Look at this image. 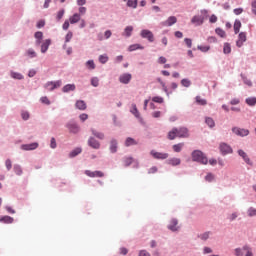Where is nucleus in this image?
Returning a JSON list of instances; mask_svg holds the SVG:
<instances>
[{
  "mask_svg": "<svg viewBox=\"0 0 256 256\" xmlns=\"http://www.w3.org/2000/svg\"><path fill=\"white\" fill-rule=\"evenodd\" d=\"M150 155H152L154 159H161V160L167 159L169 157L168 153L157 152L155 150H151Z\"/></svg>",
  "mask_w": 256,
  "mask_h": 256,
  "instance_id": "obj_6",
  "label": "nucleus"
},
{
  "mask_svg": "<svg viewBox=\"0 0 256 256\" xmlns=\"http://www.w3.org/2000/svg\"><path fill=\"white\" fill-rule=\"evenodd\" d=\"M137 49H145V47L141 46V44H132L129 46L128 51H137Z\"/></svg>",
  "mask_w": 256,
  "mask_h": 256,
  "instance_id": "obj_29",
  "label": "nucleus"
},
{
  "mask_svg": "<svg viewBox=\"0 0 256 256\" xmlns=\"http://www.w3.org/2000/svg\"><path fill=\"white\" fill-rule=\"evenodd\" d=\"M91 86H92V87H99V78L93 77V78L91 79Z\"/></svg>",
  "mask_w": 256,
  "mask_h": 256,
  "instance_id": "obj_45",
  "label": "nucleus"
},
{
  "mask_svg": "<svg viewBox=\"0 0 256 256\" xmlns=\"http://www.w3.org/2000/svg\"><path fill=\"white\" fill-rule=\"evenodd\" d=\"M81 21V14L75 13L73 16L69 18V22L71 25H75V23H79Z\"/></svg>",
  "mask_w": 256,
  "mask_h": 256,
  "instance_id": "obj_19",
  "label": "nucleus"
},
{
  "mask_svg": "<svg viewBox=\"0 0 256 256\" xmlns=\"http://www.w3.org/2000/svg\"><path fill=\"white\" fill-rule=\"evenodd\" d=\"M76 109H79L80 111H85L87 109V104L83 100L76 101Z\"/></svg>",
  "mask_w": 256,
  "mask_h": 256,
  "instance_id": "obj_20",
  "label": "nucleus"
},
{
  "mask_svg": "<svg viewBox=\"0 0 256 256\" xmlns=\"http://www.w3.org/2000/svg\"><path fill=\"white\" fill-rule=\"evenodd\" d=\"M220 151L222 155H229V153H233V149L231 148V146L225 143L220 144Z\"/></svg>",
  "mask_w": 256,
  "mask_h": 256,
  "instance_id": "obj_14",
  "label": "nucleus"
},
{
  "mask_svg": "<svg viewBox=\"0 0 256 256\" xmlns=\"http://www.w3.org/2000/svg\"><path fill=\"white\" fill-rule=\"evenodd\" d=\"M131 79H133V76L130 73H124L119 77V81L123 83V85H129Z\"/></svg>",
  "mask_w": 256,
  "mask_h": 256,
  "instance_id": "obj_7",
  "label": "nucleus"
},
{
  "mask_svg": "<svg viewBox=\"0 0 256 256\" xmlns=\"http://www.w3.org/2000/svg\"><path fill=\"white\" fill-rule=\"evenodd\" d=\"M5 166L7 168L8 171H11V168L13 167V164L11 162V159H7L5 162Z\"/></svg>",
  "mask_w": 256,
  "mask_h": 256,
  "instance_id": "obj_55",
  "label": "nucleus"
},
{
  "mask_svg": "<svg viewBox=\"0 0 256 256\" xmlns=\"http://www.w3.org/2000/svg\"><path fill=\"white\" fill-rule=\"evenodd\" d=\"M248 217H256V209L255 208H253V207H250L249 209H248Z\"/></svg>",
  "mask_w": 256,
  "mask_h": 256,
  "instance_id": "obj_44",
  "label": "nucleus"
},
{
  "mask_svg": "<svg viewBox=\"0 0 256 256\" xmlns=\"http://www.w3.org/2000/svg\"><path fill=\"white\" fill-rule=\"evenodd\" d=\"M125 145H126V147H131V145H137V140H135L131 137H128L125 141Z\"/></svg>",
  "mask_w": 256,
  "mask_h": 256,
  "instance_id": "obj_30",
  "label": "nucleus"
},
{
  "mask_svg": "<svg viewBox=\"0 0 256 256\" xmlns=\"http://www.w3.org/2000/svg\"><path fill=\"white\" fill-rule=\"evenodd\" d=\"M85 175H87V177H105V173H103L102 171H91V170H86Z\"/></svg>",
  "mask_w": 256,
  "mask_h": 256,
  "instance_id": "obj_15",
  "label": "nucleus"
},
{
  "mask_svg": "<svg viewBox=\"0 0 256 256\" xmlns=\"http://www.w3.org/2000/svg\"><path fill=\"white\" fill-rule=\"evenodd\" d=\"M215 31L219 35V37H221L222 39H225V37H227V34L224 32L223 29L217 28Z\"/></svg>",
  "mask_w": 256,
  "mask_h": 256,
  "instance_id": "obj_39",
  "label": "nucleus"
},
{
  "mask_svg": "<svg viewBox=\"0 0 256 256\" xmlns=\"http://www.w3.org/2000/svg\"><path fill=\"white\" fill-rule=\"evenodd\" d=\"M14 219L11 216H4L2 218H0V223H7V224H11L13 223Z\"/></svg>",
  "mask_w": 256,
  "mask_h": 256,
  "instance_id": "obj_28",
  "label": "nucleus"
},
{
  "mask_svg": "<svg viewBox=\"0 0 256 256\" xmlns=\"http://www.w3.org/2000/svg\"><path fill=\"white\" fill-rule=\"evenodd\" d=\"M235 255H236V256H243V249H241V248H236V249H235Z\"/></svg>",
  "mask_w": 256,
  "mask_h": 256,
  "instance_id": "obj_62",
  "label": "nucleus"
},
{
  "mask_svg": "<svg viewBox=\"0 0 256 256\" xmlns=\"http://www.w3.org/2000/svg\"><path fill=\"white\" fill-rule=\"evenodd\" d=\"M75 84H67L62 88L63 93H69V91H75Z\"/></svg>",
  "mask_w": 256,
  "mask_h": 256,
  "instance_id": "obj_25",
  "label": "nucleus"
},
{
  "mask_svg": "<svg viewBox=\"0 0 256 256\" xmlns=\"http://www.w3.org/2000/svg\"><path fill=\"white\" fill-rule=\"evenodd\" d=\"M12 79H18L19 81H21V79H23V75L21 73H18V72H11L10 73Z\"/></svg>",
  "mask_w": 256,
  "mask_h": 256,
  "instance_id": "obj_34",
  "label": "nucleus"
},
{
  "mask_svg": "<svg viewBox=\"0 0 256 256\" xmlns=\"http://www.w3.org/2000/svg\"><path fill=\"white\" fill-rule=\"evenodd\" d=\"M238 155H240V157L244 159L245 163H247L248 165H253V163H251V159H249V156H247V153H245V151L238 150Z\"/></svg>",
  "mask_w": 256,
  "mask_h": 256,
  "instance_id": "obj_18",
  "label": "nucleus"
},
{
  "mask_svg": "<svg viewBox=\"0 0 256 256\" xmlns=\"http://www.w3.org/2000/svg\"><path fill=\"white\" fill-rule=\"evenodd\" d=\"M91 133H92V135H94V137H96L97 139H101V140H103V139H105V134L103 133V132H99V131H97V130H95V129H91Z\"/></svg>",
  "mask_w": 256,
  "mask_h": 256,
  "instance_id": "obj_23",
  "label": "nucleus"
},
{
  "mask_svg": "<svg viewBox=\"0 0 256 256\" xmlns=\"http://www.w3.org/2000/svg\"><path fill=\"white\" fill-rule=\"evenodd\" d=\"M243 82L245 85H248V87H253V82H251L247 77H243Z\"/></svg>",
  "mask_w": 256,
  "mask_h": 256,
  "instance_id": "obj_58",
  "label": "nucleus"
},
{
  "mask_svg": "<svg viewBox=\"0 0 256 256\" xmlns=\"http://www.w3.org/2000/svg\"><path fill=\"white\" fill-rule=\"evenodd\" d=\"M133 163V158L132 157H127L124 159V165L125 167H129Z\"/></svg>",
  "mask_w": 256,
  "mask_h": 256,
  "instance_id": "obj_48",
  "label": "nucleus"
},
{
  "mask_svg": "<svg viewBox=\"0 0 256 256\" xmlns=\"http://www.w3.org/2000/svg\"><path fill=\"white\" fill-rule=\"evenodd\" d=\"M50 147H51V149H56L57 148V141L55 140V138H51Z\"/></svg>",
  "mask_w": 256,
  "mask_h": 256,
  "instance_id": "obj_59",
  "label": "nucleus"
},
{
  "mask_svg": "<svg viewBox=\"0 0 256 256\" xmlns=\"http://www.w3.org/2000/svg\"><path fill=\"white\" fill-rule=\"evenodd\" d=\"M242 251H246L245 256H253V252L251 251V248L247 245L242 248Z\"/></svg>",
  "mask_w": 256,
  "mask_h": 256,
  "instance_id": "obj_42",
  "label": "nucleus"
},
{
  "mask_svg": "<svg viewBox=\"0 0 256 256\" xmlns=\"http://www.w3.org/2000/svg\"><path fill=\"white\" fill-rule=\"evenodd\" d=\"M177 137H178L177 128H173L171 131L168 132V139L170 141L177 139Z\"/></svg>",
  "mask_w": 256,
  "mask_h": 256,
  "instance_id": "obj_22",
  "label": "nucleus"
},
{
  "mask_svg": "<svg viewBox=\"0 0 256 256\" xmlns=\"http://www.w3.org/2000/svg\"><path fill=\"white\" fill-rule=\"evenodd\" d=\"M73 39V32L69 31L65 36V43H69Z\"/></svg>",
  "mask_w": 256,
  "mask_h": 256,
  "instance_id": "obj_49",
  "label": "nucleus"
},
{
  "mask_svg": "<svg viewBox=\"0 0 256 256\" xmlns=\"http://www.w3.org/2000/svg\"><path fill=\"white\" fill-rule=\"evenodd\" d=\"M117 145H118L117 140L112 139L110 141V152L111 153H115L117 151Z\"/></svg>",
  "mask_w": 256,
  "mask_h": 256,
  "instance_id": "obj_27",
  "label": "nucleus"
},
{
  "mask_svg": "<svg viewBox=\"0 0 256 256\" xmlns=\"http://www.w3.org/2000/svg\"><path fill=\"white\" fill-rule=\"evenodd\" d=\"M183 147H185V143H178L172 146V149L175 153H181L183 150Z\"/></svg>",
  "mask_w": 256,
  "mask_h": 256,
  "instance_id": "obj_24",
  "label": "nucleus"
},
{
  "mask_svg": "<svg viewBox=\"0 0 256 256\" xmlns=\"http://www.w3.org/2000/svg\"><path fill=\"white\" fill-rule=\"evenodd\" d=\"M35 39H43V32L38 31L34 34Z\"/></svg>",
  "mask_w": 256,
  "mask_h": 256,
  "instance_id": "obj_61",
  "label": "nucleus"
},
{
  "mask_svg": "<svg viewBox=\"0 0 256 256\" xmlns=\"http://www.w3.org/2000/svg\"><path fill=\"white\" fill-rule=\"evenodd\" d=\"M177 23V17L170 16L168 19L164 22H161L162 27H171Z\"/></svg>",
  "mask_w": 256,
  "mask_h": 256,
  "instance_id": "obj_12",
  "label": "nucleus"
},
{
  "mask_svg": "<svg viewBox=\"0 0 256 256\" xmlns=\"http://www.w3.org/2000/svg\"><path fill=\"white\" fill-rule=\"evenodd\" d=\"M81 148H76L72 152H70L69 157H77L81 153Z\"/></svg>",
  "mask_w": 256,
  "mask_h": 256,
  "instance_id": "obj_40",
  "label": "nucleus"
},
{
  "mask_svg": "<svg viewBox=\"0 0 256 256\" xmlns=\"http://www.w3.org/2000/svg\"><path fill=\"white\" fill-rule=\"evenodd\" d=\"M181 85L183 87H191V80H189V79H182L181 80Z\"/></svg>",
  "mask_w": 256,
  "mask_h": 256,
  "instance_id": "obj_46",
  "label": "nucleus"
},
{
  "mask_svg": "<svg viewBox=\"0 0 256 256\" xmlns=\"http://www.w3.org/2000/svg\"><path fill=\"white\" fill-rule=\"evenodd\" d=\"M99 61H100V63L105 64L109 61V57L107 55H100Z\"/></svg>",
  "mask_w": 256,
  "mask_h": 256,
  "instance_id": "obj_47",
  "label": "nucleus"
},
{
  "mask_svg": "<svg viewBox=\"0 0 256 256\" xmlns=\"http://www.w3.org/2000/svg\"><path fill=\"white\" fill-rule=\"evenodd\" d=\"M26 55L30 57V59H33L34 57H37V52L33 49H28Z\"/></svg>",
  "mask_w": 256,
  "mask_h": 256,
  "instance_id": "obj_38",
  "label": "nucleus"
},
{
  "mask_svg": "<svg viewBox=\"0 0 256 256\" xmlns=\"http://www.w3.org/2000/svg\"><path fill=\"white\" fill-rule=\"evenodd\" d=\"M232 133H235V135H239L240 137H247V135H249V130L239 128V127H234L232 128Z\"/></svg>",
  "mask_w": 256,
  "mask_h": 256,
  "instance_id": "obj_5",
  "label": "nucleus"
},
{
  "mask_svg": "<svg viewBox=\"0 0 256 256\" xmlns=\"http://www.w3.org/2000/svg\"><path fill=\"white\" fill-rule=\"evenodd\" d=\"M184 43L187 45L188 49H191V47H193V41L190 38H185Z\"/></svg>",
  "mask_w": 256,
  "mask_h": 256,
  "instance_id": "obj_53",
  "label": "nucleus"
},
{
  "mask_svg": "<svg viewBox=\"0 0 256 256\" xmlns=\"http://www.w3.org/2000/svg\"><path fill=\"white\" fill-rule=\"evenodd\" d=\"M199 51H202V53H207L211 47L209 46H198Z\"/></svg>",
  "mask_w": 256,
  "mask_h": 256,
  "instance_id": "obj_57",
  "label": "nucleus"
},
{
  "mask_svg": "<svg viewBox=\"0 0 256 256\" xmlns=\"http://www.w3.org/2000/svg\"><path fill=\"white\" fill-rule=\"evenodd\" d=\"M223 53H225V55H229V53H231V44L230 43L224 44Z\"/></svg>",
  "mask_w": 256,
  "mask_h": 256,
  "instance_id": "obj_36",
  "label": "nucleus"
},
{
  "mask_svg": "<svg viewBox=\"0 0 256 256\" xmlns=\"http://www.w3.org/2000/svg\"><path fill=\"white\" fill-rule=\"evenodd\" d=\"M140 35L143 39H148L150 43H153V41H155V35H153V32H151L150 30L144 29L141 31Z\"/></svg>",
  "mask_w": 256,
  "mask_h": 256,
  "instance_id": "obj_4",
  "label": "nucleus"
},
{
  "mask_svg": "<svg viewBox=\"0 0 256 256\" xmlns=\"http://www.w3.org/2000/svg\"><path fill=\"white\" fill-rule=\"evenodd\" d=\"M50 45H51V39L44 40L41 45V53H47Z\"/></svg>",
  "mask_w": 256,
  "mask_h": 256,
  "instance_id": "obj_17",
  "label": "nucleus"
},
{
  "mask_svg": "<svg viewBox=\"0 0 256 256\" xmlns=\"http://www.w3.org/2000/svg\"><path fill=\"white\" fill-rule=\"evenodd\" d=\"M152 101L154 102V103H163V97H160V96H156V97H153L152 98Z\"/></svg>",
  "mask_w": 256,
  "mask_h": 256,
  "instance_id": "obj_56",
  "label": "nucleus"
},
{
  "mask_svg": "<svg viewBox=\"0 0 256 256\" xmlns=\"http://www.w3.org/2000/svg\"><path fill=\"white\" fill-rule=\"evenodd\" d=\"M158 83H160L163 91L166 93L167 97H169V89L167 88V85L165 84V82H163V80L161 78H157Z\"/></svg>",
  "mask_w": 256,
  "mask_h": 256,
  "instance_id": "obj_26",
  "label": "nucleus"
},
{
  "mask_svg": "<svg viewBox=\"0 0 256 256\" xmlns=\"http://www.w3.org/2000/svg\"><path fill=\"white\" fill-rule=\"evenodd\" d=\"M14 172L16 175H23V169L19 165H14Z\"/></svg>",
  "mask_w": 256,
  "mask_h": 256,
  "instance_id": "obj_43",
  "label": "nucleus"
},
{
  "mask_svg": "<svg viewBox=\"0 0 256 256\" xmlns=\"http://www.w3.org/2000/svg\"><path fill=\"white\" fill-rule=\"evenodd\" d=\"M241 29V21L240 20H235L234 22V33L237 35Z\"/></svg>",
  "mask_w": 256,
  "mask_h": 256,
  "instance_id": "obj_31",
  "label": "nucleus"
},
{
  "mask_svg": "<svg viewBox=\"0 0 256 256\" xmlns=\"http://www.w3.org/2000/svg\"><path fill=\"white\" fill-rule=\"evenodd\" d=\"M61 85H63V82L61 80H57L55 82L50 81L47 82L44 87L45 89H47V91H54V89H59V87H61Z\"/></svg>",
  "mask_w": 256,
  "mask_h": 256,
  "instance_id": "obj_3",
  "label": "nucleus"
},
{
  "mask_svg": "<svg viewBox=\"0 0 256 256\" xmlns=\"http://www.w3.org/2000/svg\"><path fill=\"white\" fill-rule=\"evenodd\" d=\"M246 103L247 105H249L250 107H253L256 105V97H249L246 99Z\"/></svg>",
  "mask_w": 256,
  "mask_h": 256,
  "instance_id": "obj_33",
  "label": "nucleus"
},
{
  "mask_svg": "<svg viewBox=\"0 0 256 256\" xmlns=\"http://www.w3.org/2000/svg\"><path fill=\"white\" fill-rule=\"evenodd\" d=\"M211 236V232H204L203 234H200L199 235V238L202 240V241H207V239H209V237Z\"/></svg>",
  "mask_w": 256,
  "mask_h": 256,
  "instance_id": "obj_37",
  "label": "nucleus"
},
{
  "mask_svg": "<svg viewBox=\"0 0 256 256\" xmlns=\"http://www.w3.org/2000/svg\"><path fill=\"white\" fill-rule=\"evenodd\" d=\"M86 67H88V69H95V62H93V60L87 61Z\"/></svg>",
  "mask_w": 256,
  "mask_h": 256,
  "instance_id": "obj_54",
  "label": "nucleus"
},
{
  "mask_svg": "<svg viewBox=\"0 0 256 256\" xmlns=\"http://www.w3.org/2000/svg\"><path fill=\"white\" fill-rule=\"evenodd\" d=\"M245 41H247V33L241 32L238 35V39L236 41V47H243V43H245Z\"/></svg>",
  "mask_w": 256,
  "mask_h": 256,
  "instance_id": "obj_10",
  "label": "nucleus"
},
{
  "mask_svg": "<svg viewBox=\"0 0 256 256\" xmlns=\"http://www.w3.org/2000/svg\"><path fill=\"white\" fill-rule=\"evenodd\" d=\"M177 135L180 139H187L189 137V129L185 127L177 128Z\"/></svg>",
  "mask_w": 256,
  "mask_h": 256,
  "instance_id": "obj_9",
  "label": "nucleus"
},
{
  "mask_svg": "<svg viewBox=\"0 0 256 256\" xmlns=\"http://www.w3.org/2000/svg\"><path fill=\"white\" fill-rule=\"evenodd\" d=\"M41 103H43L44 105H51V101H49V98H47V96H43L40 98Z\"/></svg>",
  "mask_w": 256,
  "mask_h": 256,
  "instance_id": "obj_51",
  "label": "nucleus"
},
{
  "mask_svg": "<svg viewBox=\"0 0 256 256\" xmlns=\"http://www.w3.org/2000/svg\"><path fill=\"white\" fill-rule=\"evenodd\" d=\"M168 229L173 232L179 231V220L175 218L171 219L168 225Z\"/></svg>",
  "mask_w": 256,
  "mask_h": 256,
  "instance_id": "obj_11",
  "label": "nucleus"
},
{
  "mask_svg": "<svg viewBox=\"0 0 256 256\" xmlns=\"http://www.w3.org/2000/svg\"><path fill=\"white\" fill-rule=\"evenodd\" d=\"M168 165H172V167H177V165H181V159L179 158H170L167 161Z\"/></svg>",
  "mask_w": 256,
  "mask_h": 256,
  "instance_id": "obj_21",
  "label": "nucleus"
},
{
  "mask_svg": "<svg viewBox=\"0 0 256 256\" xmlns=\"http://www.w3.org/2000/svg\"><path fill=\"white\" fill-rule=\"evenodd\" d=\"M37 147H39V143L33 142L30 144H22L20 148L22 149V151H35Z\"/></svg>",
  "mask_w": 256,
  "mask_h": 256,
  "instance_id": "obj_8",
  "label": "nucleus"
},
{
  "mask_svg": "<svg viewBox=\"0 0 256 256\" xmlns=\"http://www.w3.org/2000/svg\"><path fill=\"white\" fill-rule=\"evenodd\" d=\"M139 256H151V254H149V252H147L145 250H141L139 253Z\"/></svg>",
  "mask_w": 256,
  "mask_h": 256,
  "instance_id": "obj_64",
  "label": "nucleus"
},
{
  "mask_svg": "<svg viewBox=\"0 0 256 256\" xmlns=\"http://www.w3.org/2000/svg\"><path fill=\"white\" fill-rule=\"evenodd\" d=\"M131 113H133V115H135V117H139V110H137V105L132 104Z\"/></svg>",
  "mask_w": 256,
  "mask_h": 256,
  "instance_id": "obj_50",
  "label": "nucleus"
},
{
  "mask_svg": "<svg viewBox=\"0 0 256 256\" xmlns=\"http://www.w3.org/2000/svg\"><path fill=\"white\" fill-rule=\"evenodd\" d=\"M133 33V26H127L124 30V35L126 37H131V34Z\"/></svg>",
  "mask_w": 256,
  "mask_h": 256,
  "instance_id": "obj_35",
  "label": "nucleus"
},
{
  "mask_svg": "<svg viewBox=\"0 0 256 256\" xmlns=\"http://www.w3.org/2000/svg\"><path fill=\"white\" fill-rule=\"evenodd\" d=\"M196 103L198 105H207V100L201 98V96H197L196 97Z\"/></svg>",
  "mask_w": 256,
  "mask_h": 256,
  "instance_id": "obj_41",
  "label": "nucleus"
},
{
  "mask_svg": "<svg viewBox=\"0 0 256 256\" xmlns=\"http://www.w3.org/2000/svg\"><path fill=\"white\" fill-rule=\"evenodd\" d=\"M21 117L24 121H27L29 119V112L23 111Z\"/></svg>",
  "mask_w": 256,
  "mask_h": 256,
  "instance_id": "obj_60",
  "label": "nucleus"
},
{
  "mask_svg": "<svg viewBox=\"0 0 256 256\" xmlns=\"http://www.w3.org/2000/svg\"><path fill=\"white\" fill-rule=\"evenodd\" d=\"M201 15H196L191 19V23L194 25H203L205 19H207V14L209 13L207 10H201Z\"/></svg>",
  "mask_w": 256,
  "mask_h": 256,
  "instance_id": "obj_2",
  "label": "nucleus"
},
{
  "mask_svg": "<svg viewBox=\"0 0 256 256\" xmlns=\"http://www.w3.org/2000/svg\"><path fill=\"white\" fill-rule=\"evenodd\" d=\"M138 0H128L127 1V7H130L131 9H137Z\"/></svg>",
  "mask_w": 256,
  "mask_h": 256,
  "instance_id": "obj_32",
  "label": "nucleus"
},
{
  "mask_svg": "<svg viewBox=\"0 0 256 256\" xmlns=\"http://www.w3.org/2000/svg\"><path fill=\"white\" fill-rule=\"evenodd\" d=\"M192 161H197L202 165H207V163H209V160L206 158L205 154L201 152V150H195L192 152Z\"/></svg>",
  "mask_w": 256,
  "mask_h": 256,
  "instance_id": "obj_1",
  "label": "nucleus"
},
{
  "mask_svg": "<svg viewBox=\"0 0 256 256\" xmlns=\"http://www.w3.org/2000/svg\"><path fill=\"white\" fill-rule=\"evenodd\" d=\"M206 124L209 126V127H215V121L213 120V118H206Z\"/></svg>",
  "mask_w": 256,
  "mask_h": 256,
  "instance_id": "obj_52",
  "label": "nucleus"
},
{
  "mask_svg": "<svg viewBox=\"0 0 256 256\" xmlns=\"http://www.w3.org/2000/svg\"><path fill=\"white\" fill-rule=\"evenodd\" d=\"M88 145L92 149H101V143L97 139H95L93 137H90L88 139Z\"/></svg>",
  "mask_w": 256,
  "mask_h": 256,
  "instance_id": "obj_13",
  "label": "nucleus"
},
{
  "mask_svg": "<svg viewBox=\"0 0 256 256\" xmlns=\"http://www.w3.org/2000/svg\"><path fill=\"white\" fill-rule=\"evenodd\" d=\"M251 8H252V13L255 14V11H256V0L252 1Z\"/></svg>",
  "mask_w": 256,
  "mask_h": 256,
  "instance_id": "obj_63",
  "label": "nucleus"
},
{
  "mask_svg": "<svg viewBox=\"0 0 256 256\" xmlns=\"http://www.w3.org/2000/svg\"><path fill=\"white\" fill-rule=\"evenodd\" d=\"M67 129H69L70 133H79L80 131V128H79V125L73 123V122H70L66 125Z\"/></svg>",
  "mask_w": 256,
  "mask_h": 256,
  "instance_id": "obj_16",
  "label": "nucleus"
}]
</instances>
